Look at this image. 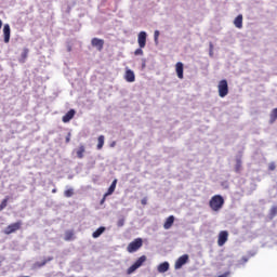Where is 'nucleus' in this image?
Here are the masks:
<instances>
[{
	"mask_svg": "<svg viewBox=\"0 0 277 277\" xmlns=\"http://www.w3.org/2000/svg\"><path fill=\"white\" fill-rule=\"evenodd\" d=\"M209 207L212 211H220L224 207V197L222 195H214L209 201Z\"/></svg>",
	"mask_w": 277,
	"mask_h": 277,
	"instance_id": "nucleus-1",
	"label": "nucleus"
},
{
	"mask_svg": "<svg viewBox=\"0 0 277 277\" xmlns=\"http://www.w3.org/2000/svg\"><path fill=\"white\" fill-rule=\"evenodd\" d=\"M217 90H219V96L221 98L228 96V81L226 79L221 80L219 82Z\"/></svg>",
	"mask_w": 277,
	"mask_h": 277,
	"instance_id": "nucleus-2",
	"label": "nucleus"
},
{
	"mask_svg": "<svg viewBox=\"0 0 277 277\" xmlns=\"http://www.w3.org/2000/svg\"><path fill=\"white\" fill-rule=\"evenodd\" d=\"M142 246H144V241L142 240V238H136L128 245L127 250L130 253L137 252V250L142 248Z\"/></svg>",
	"mask_w": 277,
	"mask_h": 277,
	"instance_id": "nucleus-3",
	"label": "nucleus"
},
{
	"mask_svg": "<svg viewBox=\"0 0 277 277\" xmlns=\"http://www.w3.org/2000/svg\"><path fill=\"white\" fill-rule=\"evenodd\" d=\"M23 226V221H17L15 223L10 224L8 227L4 228V235H12V233H16V230H21Z\"/></svg>",
	"mask_w": 277,
	"mask_h": 277,
	"instance_id": "nucleus-4",
	"label": "nucleus"
},
{
	"mask_svg": "<svg viewBox=\"0 0 277 277\" xmlns=\"http://www.w3.org/2000/svg\"><path fill=\"white\" fill-rule=\"evenodd\" d=\"M186 263H189V255L183 254L175 261L174 269H181V267H183V265H186Z\"/></svg>",
	"mask_w": 277,
	"mask_h": 277,
	"instance_id": "nucleus-5",
	"label": "nucleus"
},
{
	"mask_svg": "<svg viewBox=\"0 0 277 277\" xmlns=\"http://www.w3.org/2000/svg\"><path fill=\"white\" fill-rule=\"evenodd\" d=\"M226 241H228V233L226 230L220 232L219 238H217V246L222 248V246H224Z\"/></svg>",
	"mask_w": 277,
	"mask_h": 277,
	"instance_id": "nucleus-6",
	"label": "nucleus"
},
{
	"mask_svg": "<svg viewBox=\"0 0 277 277\" xmlns=\"http://www.w3.org/2000/svg\"><path fill=\"white\" fill-rule=\"evenodd\" d=\"M92 47H94L97 51H103V47H105V40L98 39V38H93L91 40Z\"/></svg>",
	"mask_w": 277,
	"mask_h": 277,
	"instance_id": "nucleus-7",
	"label": "nucleus"
},
{
	"mask_svg": "<svg viewBox=\"0 0 277 277\" xmlns=\"http://www.w3.org/2000/svg\"><path fill=\"white\" fill-rule=\"evenodd\" d=\"M137 42L140 49H144L146 47V31H141L137 37Z\"/></svg>",
	"mask_w": 277,
	"mask_h": 277,
	"instance_id": "nucleus-8",
	"label": "nucleus"
},
{
	"mask_svg": "<svg viewBox=\"0 0 277 277\" xmlns=\"http://www.w3.org/2000/svg\"><path fill=\"white\" fill-rule=\"evenodd\" d=\"M124 79L128 83H133L135 81V72L131 69H127L124 74Z\"/></svg>",
	"mask_w": 277,
	"mask_h": 277,
	"instance_id": "nucleus-9",
	"label": "nucleus"
},
{
	"mask_svg": "<svg viewBox=\"0 0 277 277\" xmlns=\"http://www.w3.org/2000/svg\"><path fill=\"white\" fill-rule=\"evenodd\" d=\"M10 35H11L10 24H5L3 26V38H4L5 44L10 42Z\"/></svg>",
	"mask_w": 277,
	"mask_h": 277,
	"instance_id": "nucleus-10",
	"label": "nucleus"
},
{
	"mask_svg": "<svg viewBox=\"0 0 277 277\" xmlns=\"http://www.w3.org/2000/svg\"><path fill=\"white\" fill-rule=\"evenodd\" d=\"M75 114H77V111H75V109H70L67 114L63 116V122H70L75 118Z\"/></svg>",
	"mask_w": 277,
	"mask_h": 277,
	"instance_id": "nucleus-11",
	"label": "nucleus"
},
{
	"mask_svg": "<svg viewBox=\"0 0 277 277\" xmlns=\"http://www.w3.org/2000/svg\"><path fill=\"white\" fill-rule=\"evenodd\" d=\"M173 225H174V215H170L169 217H167L163 224V228L164 230H170V228H172Z\"/></svg>",
	"mask_w": 277,
	"mask_h": 277,
	"instance_id": "nucleus-12",
	"label": "nucleus"
},
{
	"mask_svg": "<svg viewBox=\"0 0 277 277\" xmlns=\"http://www.w3.org/2000/svg\"><path fill=\"white\" fill-rule=\"evenodd\" d=\"M234 25L235 27H237V29H241L243 27V15H238L235 19H234Z\"/></svg>",
	"mask_w": 277,
	"mask_h": 277,
	"instance_id": "nucleus-13",
	"label": "nucleus"
},
{
	"mask_svg": "<svg viewBox=\"0 0 277 277\" xmlns=\"http://www.w3.org/2000/svg\"><path fill=\"white\" fill-rule=\"evenodd\" d=\"M157 269H158L159 274H166V272H168V269H170V263L163 262L158 265Z\"/></svg>",
	"mask_w": 277,
	"mask_h": 277,
	"instance_id": "nucleus-14",
	"label": "nucleus"
},
{
	"mask_svg": "<svg viewBox=\"0 0 277 277\" xmlns=\"http://www.w3.org/2000/svg\"><path fill=\"white\" fill-rule=\"evenodd\" d=\"M175 70L179 79H183V63L181 62L176 63Z\"/></svg>",
	"mask_w": 277,
	"mask_h": 277,
	"instance_id": "nucleus-15",
	"label": "nucleus"
},
{
	"mask_svg": "<svg viewBox=\"0 0 277 277\" xmlns=\"http://www.w3.org/2000/svg\"><path fill=\"white\" fill-rule=\"evenodd\" d=\"M116 185H118V180H114L111 185L109 186L107 193L105 194V196H111V194H114V192H116Z\"/></svg>",
	"mask_w": 277,
	"mask_h": 277,
	"instance_id": "nucleus-16",
	"label": "nucleus"
},
{
	"mask_svg": "<svg viewBox=\"0 0 277 277\" xmlns=\"http://www.w3.org/2000/svg\"><path fill=\"white\" fill-rule=\"evenodd\" d=\"M105 233V227H98L93 234H92V238L93 239H98V237H101V235H103Z\"/></svg>",
	"mask_w": 277,
	"mask_h": 277,
	"instance_id": "nucleus-17",
	"label": "nucleus"
},
{
	"mask_svg": "<svg viewBox=\"0 0 277 277\" xmlns=\"http://www.w3.org/2000/svg\"><path fill=\"white\" fill-rule=\"evenodd\" d=\"M85 153V146L80 145L79 148L76 150V155L78 159H83V154Z\"/></svg>",
	"mask_w": 277,
	"mask_h": 277,
	"instance_id": "nucleus-18",
	"label": "nucleus"
},
{
	"mask_svg": "<svg viewBox=\"0 0 277 277\" xmlns=\"http://www.w3.org/2000/svg\"><path fill=\"white\" fill-rule=\"evenodd\" d=\"M103 146H105V136L100 135L97 137V150H101L103 148Z\"/></svg>",
	"mask_w": 277,
	"mask_h": 277,
	"instance_id": "nucleus-19",
	"label": "nucleus"
},
{
	"mask_svg": "<svg viewBox=\"0 0 277 277\" xmlns=\"http://www.w3.org/2000/svg\"><path fill=\"white\" fill-rule=\"evenodd\" d=\"M65 241H72L75 239V232L72 230H67L65 232Z\"/></svg>",
	"mask_w": 277,
	"mask_h": 277,
	"instance_id": "nucleus-20",
	"label": "nucleus"
},
{
	"mask_svg": "<svg viewBox=\"0 0 277 277\" xmlns=\"http://www.w3.org/2000/svg\"><path fill=\"white\" fill-rule=\"evenodd\" d=\"M144 263H146V255H142L141 258H138L135 261L134 265L140 268V267H142V265H144Z\"/></svg>",
	"mask_w": 277,
	"mask_h": 277,
	"instance_id": "nucleus-21",
	"label": "nucleus"
},
{
	"mask_svg": "<svg viewBox=\"0 0 277 277\" xmlns=\"http://www.w3.org/2000/svg\"><path fill=\"white\" fill-rule=\"evenodd\" d=\"M277 215V206H273L269 210V217L271 220H274V217Z\"/></svg>",
	"mask_w": 277,
	"mask_h": 277,
	"instance_id": "nucleus-22",
	"label": "nucleus"
},
{
	"mask_svg": "<svg viewBox=\"0 0 277 277\" xmlns=\"http://www.w3.org/2000/svg\"><path fill=\"white\" fill-rule=\"evenodd\" d=\"M64 196L65 198H72V196H75V190L72 188H69L64 192Z\"/></svg>",
	"mask_w": 277,
	"mask_h": 277,
	"instance_id": "nucleus-23",
	"label": "nucleus"
},
{
	"mask_svg": "<svg viewBox=\"0 0 277 277\" xmlns=\"http://www.w3.org/2000/svg\"><path fill=\"white\" fill-rule=\"evenodd\" d=\"M10 200L9 197H5L1 203H0V211H3V209H5V207H8V201Z\"/></svg>",
	"mask_w": 277,
	"mask_h": 277,
	"instance_id": "nucleus-24",
	"label": "nucleus"
},
{
	"mask_svg": "<svg viewBox=\"0 0 277 277\" xmlns=\"http://www.w3.org/2000/svg\"><path fill=\"white\" fill-rule=\"evenodd\" d=\"M136 269H140L135 264H132L128 269H127V274L131 275L133 274V272H135Z\"/></svg>",
	"mask_w": 277,
	"mask_h": 277,
	"instance_id": "nucleus-25",
	"label": "nucleus"
},
{
	"mask_svg": "<svg viewBox=\"0 0 277 277\" xmlns=\"http://www.w3.org/2000/svg\"><path fill=\"white\" fill-rule=\"evenodd\" d=\"M271 120H272V122H276V120H277V108L272 110Z\"/></svg>",
	"mask_w": 277,
	"mask_h": 277,
	"instance_id": "nucleus-26",
	"label": "nucleus"
},
{
	"mask_svg": "<svg viewBox=\"0 0 277 277\" xmlns=\"http://www.w3.org/2000/svg\"><path fill=\"white\" fill-rule=\"evenodd\" d=\"M235 172L237 173L241 172V160H237L235 166Z\"/></svg>",
	"mask_w": 277,
	"mask_h": 277,
	"instance_id": "nucleus-27",
	"label": "nucleus"
},
{
	"mask_svg": "<svg viewBox=\"0 0 277 277\" xmlns=\"http://www.w3.org/2000/svg\"><path fill=\"white\" fill-rule=\"evenodd\" d=\"M248 261H250V256H242L241 260H240V263L242 265H246V263H248Z\"/></svg>",
	"mask_w": 277,
	"mask_h": 277,
	"instance_id": "nucleus-28",
	"label": "nucleus"
},
{
	"mask_svg": "<svg viewBox=\"0 0 277 277\" xmlns=\"http://www.w3.org/2000/svg\"><path fill=\"white\" fill-rule=\"evenodd\" d=\"M134 55H144V50H142V48L136 49Z\"/></svg>",
	"mask_w": 277,
	"mask_h": 277,
	"instance_id": "nucleus-29",
	"label": "nucleus"
},
{
	"mask_svg": "<svg viewBox=\"0 0 277 277\" xmlns=\"http://www.w3.org/2000/svg\"><path fill=\"white\" fill-rule=\"evenodd\" d=\"M117 226L119 228H122V226H124V219H120L118 222H117Z\"/></svg>",
	"mask_w": 277,
	"mask_h": 277,
	"instance_id": "nucleus-30",
	"label": "nucleus"
},
{
	"mask_svg": "<svg viewBox=\"0 0 277 277\" xmlns=\"http://www.w3.org/2000/svg\"><path fill=\"white\" fill-rule=\"evenodd\" d=\"M27 55H29V49H24V52L22 53V57L26 58Z\"/></svg>",
	"mask_w": 277,
	"mask_h": 277,
	"instance_id": "nucleus-31",
	"label": "nucleus"
},
{
	"mask_svg": "<svg viewBox=\"0 0 277 277\" xmlns=\"http://www.w3.org/2000/svg\"><path fill=\"white\" fill-rule=\"evenodd\" d=\"M141 205H143V207H146V205H148V198H143L142 200H141Z\"/></svg>",
	"mask_w": 277,
	"mask_h": 277,
	"instance_id": "nucleus-32",
	"label": "nucleus"
},
{
	"mask_svg": "<svg viewBox=\"0 0 277 277\" xmlns=\"http://www.w3.org/2000/svg\"><path fill=\"white\" fill-rule=\"evenodd\" d=\"M154 38H155V42H157V40H159V30H155Z\"/></svg>",
	"mask_w": 277,
	"mask_h": 277,
	"instance_id": "nucleus-33",
	"label": "nucleus"
},
{
	"mask_svg": "<svg viewBox=\"0 0 277 277\" xmlns=\"http://www.w3.org/2000/svg\"><path fill=\"white\" fill-rule=\"evenodd\" d=\"M71 133L70 132H68V134H67V136H66V138H65V142H66V144H69L70 143V137H71Z\"/></svg>",
	"mask_w": 277,
	"mask_h": 277,
	"instance_id": "nucleus-34",
	"label": "nucleus"
},
{
	"mask_svg": "<svg viewBox=\"0 0 277 277\" xmlns=\"http://www.w3.org/2000/svg\"><path fill=\"white\" fill-rule=\"evenodd\" d=\"M268 170H272V171L276 170V164L271 163L269 167H268Z\"/></svg>",
	"mask_w": 277,
	"mask_h": 277,
	"instance_id": "nucleus-35",
	"label": "nucleus"
},
{
	"mask_svg": "<svg viewBox=\"0 0 277 277\" xmlns=\"http://www.w3.org/2000/svg\"><path fill=\"white\" fill-rule=\"evenodd\" d=\"M106 198H107V196L104 195V197L101 200V205H103L105 202Z\"/></svg>",
	"mask_w": 277,
	"mask_h": 277,
	"instance_id": "nucleus-36",
	"label": "nucleus"
},
{
	"mask_svg": "<svg viewBox=\"0 0 277 277\" xmlns=\"http://www.w3.org/2000/svg\"><path fill=\"white\" fill-rule=\"evenodd\" d=\"M52 194H57V188H53Z\"/></svg>",
	"mask_w": 277,
	"mask_h": 277,
	"instance_id": "nucleus-37",
	"label": "nucleus"
},
{
	"mask_svg": "<svg viewBox=\"0 0 277 277\" xmlns=\"http://www.w3.org/2000/svg\"><path fill=\"white\" fill-rule=\"evenodd\" d=\"M3 27V21L0 19V29Z\"/></svg>",
	"mask_w": 277,
	"mask_h": 277,
	"instance_id": "nucleus-38",
	"label": "nucleus"
},
{
	"mask_svg": "<svg viewBox=\"0 0 277 277\" xmlns=\"http://www.w3.org/2000/svg\"><path fill=\"white\" fill-rule=\"evenodd\" d=\"M114 146H116V142H113V143L110 144V147H111V148H114Z\"/></svg>",
	"mask_w": 277,
	"mask_h": 277,
	"instance_id": "nucleus-39",
	"label": "nucleus"
},
{
	"mask_svg": "<svg viewBox=\"0 0 277 277\" xmlns=\"http://www.w3.org/2000/svg\"><path fill=\"white\" fill-rule=\"evenodd\" d=\"M42 265H47V261H44V262L40 265V267H42Z\"/></svg>",
	"mask_w": 277,
	"mask_h": 277,
	"instance_id": "nucleus-40",
	"label": "nucleus"
},
{
	"mask_svg": "<svg viewBox=\"0 0 277 277\" xmlns=\"http://www.w3.org/2000/svg\"><path fill=\"white\" fill-rule=\"evenodd\" d=\"M210 48L213 49V44L212 43L210 44Z\"/></svg>",
	"mask_w": 277,
	"mask_h": 277,
	"instance_id": "nucleus-41",
	"label": "nucleus"
}]
</instances>
